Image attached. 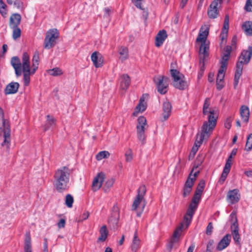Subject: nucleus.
<instances>
[{
  "instance_id": "obj_1",
  "label": "nucleus",
  "mask_w": 252,
  "mask_h": 252,
  "mask_svg": "<svg viewBox=\"0 0 252 252\" xmlns=\"http://www.w3.org/2000/svg\"><path fill=\"white\" fill-rule=\"evenodd\" d=\"M70 178L69 169L63 166L57 169L54 175V187L59 192L66 191L69 187Z\"/></svg>"
},
{
  "instance_id": "obj_2",
  "label": "nucleus",
  "mask_w": 252,
  "mask_h": 252,
  "mask_svg": "<svg viewBox=\"0 0 252 252\" xmlns=\"http://www.w3.org/2000/svg\"><path fill=\"white\" fill-rule=\"evenodd\" d=\"M210 105V98H206L204 102L202 113L203 117L207 121H205L202 126L205 125L207 128L213 131L217 125L219 113L216 108L211 107Z\"/></svg>"
},
{
  "instance_id": "obj_3",
  "label": "nucleus",
  "mask_w": 252,
  "mask_h": 252,
  "mask_svg": "<svg viewBox=\"0 0 252 252\" xmlns=\"http://www.w3.org/2000/svg\"><path fill=\"white\" fill-rule=\"evenodd\" d=\"M252 55V48H249L247 50H244L239 58L238 61L236 63V69L235 73L234 79V86L236 88L240 78L242 75L243 65L248 64Z\"/></svg>"
},
{
  "instance_id": "obj_4",
  "label": "nucleus",
  "mask_w": 252,
  "mask_h": 252,
  "mask_svg": "<svg viewBox=\"0 0 252 252\" xmlns=\"http://www.w3.org/2000/svg\"><path fill=\"white\" fill-rule=\"evenodd\" d=\"M174 67L172 63L170 71L173 79V86L180 90H186L189 86V83L186 81L185 76L179 71L174 69Z\"/></svg>"
},
{
  "instance_id": "obj_5",
  "label": "nucleus",
  "mask_w": 252,
  "mask_h": 252,
  "mask_svg": "<svg viewBox=\"0 0 252 252\" xmlns=\"http://www.w3.org/2000/svg\"><path fill=\"white\" fill-rule=\"evenodd\" d=\"M146 192V188L144 185H141L139 187L137 190V194L134 200L132 205V210H137L139 209L140 212H137V216L140 217L143 212L146 204V201L144 198Z\"/></svg>"
},
{
  "instance_id": "obj_6",
  "label": "nucleus",
  "mask_w": 252,
  "mask_h": 252,
  "mask_svg": "<svg viewBox=\"0 0 252 252\" xmlns=\"http://www.w3.org/2000/svg\"><path fill=\"white\" fill-rule=\"evenodd\" d=\"M0 130H4V141L1 146L5 147L7 150L10 148V127L9 122L4 118V113L0 107Z\"/></svg>"
},
{
  "instance_id": "obj_7",
  "label": "nucleus",
  "mask_w": 252,
  "mask_h": 252,
  "mask_svg": "<svg viewBox=\"0 0 252 252\" xmlns=\"http://www.w3.org/2000/svg\"><path fill=\"white\" fill-rule=\"evenodd\" d=\"M210 25L204 23L200 28L198 36L196 39V43L199 47H209L210 41L207 39L209 33Z\"/></svg>"
},
{
  "instance_id": "obj_8",
  "label": "nucleus",
  "mask_w": 252,
  "mask_h": 252,
  "mask_svg": "<svg viewBox=\"0 0 252 252\" xmlns=\"http://www.w3.org/2000/svg\"><path fill=\"white\" fill-rule=\"evenodd\" d=\"M148 127L146 119L143 116L139 117L136 126L137 135L138 140L142 145L146 143L145 131Z\"/></svg>"
},
{
  "instance_id": "obj_9",
  "label": "nucleus",
  "mask_w": 252,
  "mask_h": 252,
  "mask_svg": "<svg viewBox=\"0 0 252 252\" xmlns=\"http://www.w3.org/2000/svg\"><path fill=\"white\" fill-rule=\"evenodd\" d=\"M59 32L56 29L47 32L44 40L45 47H52L56 45L59 37Z\"/></svg>"
},
{
  "instance_id": "obj_10",
  "label": "nucleus",
  "mask_w": 252,
  "mask_h": 252,
  "mask_svg": "<svg viewBox=\"0 0 252 252\" xmlns=\"http://www.w3.org/2000/svg\"><path fill=\"white\" fill-rule=\"evenodd\" d=\"M230 220L231 221V229L233 239L237 245L240 244V236L239 233L238 223L236 216V213L232 212L230 215Z\"/></svg>"
},
{
  "instance_id": "obj_11",
  "label": "nucleus",
  "mask_w": 252,
  "mask_h": 252,
  "mask_svg": "<svg viewBox=\"0 0 252 252\" xmlns=\"http://www.w3.org/2000/svg\"><path fill=\"white\" fill-rule=\"evenodd\" d=\"M154 80L157 86L158 92L161 94H165L168 90L169 78L165 76L158 75L155 77Z\"/></svg>"
},
{
  "instance_id": "obj_12",
  "label": "nucleus",
  "mask_w": 252,
  "mask_h": 252,
  "mask_svg": "<svg viewBox=\"0 0 252 252\" xmlns=\"http://www.w3.org/2000/svg\"><path fill=\"white\" fill-rule=\"evenodd\" d=\"M199 172V170L195 171L194 172L193 171H191L184 186V196L185 197L188 196L190 193Z\"/></svg>"
},
{
  "instance_id": "obj_13",
  "label": "nucleus",
  "mask_w": 252,
  "mask_h": 252,
  "mask_svg": "<svg viewBox=\"0 0 252 252\" xmlns=\"http://www.w3.org/2000/svg\"><path fill=\"white\" fill-rule=\"evenodd\" d=\"M213 131V130L207 128L205 127V125L202 126L201 133L196 135V139L194 145L196 146L200 147L203 141L208 139L210 136Z\"/></svg>"
},
{
  "instance_id": "obj_14",
  "label": "nucleus",
  "mask_w": 252,
  "mask_h": 252,
  "mask_svg": "<svg viewBox=\"0 0 252 252\" xmlns=\"http://www.w3.org/2000/svg\"><path fill=\"white\" fill-rule=\"evenodd\" d=\"M220 59V66L227 67L228 61L230 58L231 48H221Z\"/></svg>"
},
{
  "instance_id": "obj_15",
  "label": "nucleus",
  "mask_w": 252,
  "mask_h": 252,
  "mask_svg": "<svg viewBox=\"0 0 252 252\" xmlns=\"http://www.w3.org/2000/svg\"><path fill=\"white\" fill-rule=\"evenodd\" d=\"M221 0H214L211 2L207 11V14L210 18L215 19L217 18L219 15L218 6L219 4L221 3Z\"/></svg>"
},
{
  "instance_id": "obj_16",
  "label": "nucleus",
  "mask_w": 252,
  "mask_h": 252,
  "mask_svg": "<svg viewBox=\"0 0 252 252\" xmlns=\"http://www.w3.org/2000/svg\"><path fill=\"white\" fill-rule=\"evenodd\" d=\"M105 178V174L100 172L94 178L92 183V189L95 191L98 190L101 187Z\"/></svg>"
},
{
  "instance_id": "obj_17",
  "label": "nucleus",
  "mask_w": 252,
  "mask_h": 252,
  "mask_svg": "<svg viewBox=\"0 0 252 252\" xmlns=\"http://www.w3.org/2000/svg\"><path fill=\"white\" fill-rule=\"evenodd\" d=\"M240 194L239 190L234 189L229 190L227 195V200L230 204H234L238 202L240 200Z\"/></svg>"
},
{
  "instance_id": "obj_18",
  "label": "nucleus",
  "mask_w": 252,
  "mask_h": 252,
  "mask_svg": "<svg viewBox=\"0 0 252 252\" xmlns=\"http://www.w3.org/2000/svg\"><path fill=\"white\" fill-rule=\"evenodd\" d=\"M11 64L15 70V72L17 77H19L22 74V64L20 59L17 57H13L11 60Z\"/></svg>"
},
{
  "instance_id": "obj_19",
  "label": "nucleus",
  "mask_w": 252,
  "mask_h": 252,
  "mask_svg": "<svg viewBox=\"0 0 252 252\" xmlns=\"http://www.w3.org/2000/svg\"><path fill=\"white\" fill-rule=\"evenodd\" d=\"M231 235L227 234L219 242L216 248L217 250L221 251L227 248L231 241Z\"/></svg>"
},
{
  "instance_id": "obj_20",
  "label": "nucleus",
  "mask_w": 252,
  "mask_h": 252,
  "mask_svg": "<svg viewBox=\"0 0 252 252\" xmlns=\"http://www.w3.org/2000/svg\"><path fill=\"white\" fill-rule=\"evenodd\" d=\"M141 247V240L138 237L137 230H135L132 242L130 245V249L133 252H136Z\"/></svg>"
},
{
  "instance_id": "obj_21",
  "label": "nucleus",
  "mask_w": 252,
  "mask_h": 252,
  "mask_svg": "<svg viewBox=\"0 0 252 252\" xmlns=\"http://www.w3.org/2000/svg\"><path fill=\"white\" fill-rule=\"evenodd\" d=\"M91 60L95 67H100L103 64V60L100 53L94 52L91 56Z\"/></svg>"
},
{
  "instance_id": "obj_22",
  "label": "nucleus",
  "mask_w": 252,
  "mask_h": 252,
  "mask_svg": "<svg viewBox=\"0 0 252 252\" xmlns=\"http://www.w3.org/2000/svg\"><path fill=\"white\" fill-rule=\"evenodd\" d=\"M199 56L200 58V63H202V66L200 70L204 71V63L205 60L208 58L209 54V48H199L198 51Z\"/></svg>"
},
{
  "instance_id": "obj_23",
  "label": "nucleus",
  "mask_w": 252,
  "mask_h": 252,
  "mask_svg": "<svg viewBox=\"0 0 252 252\" xmlns=\"http://www.w3.org/2000/svg\"><path fill=\"white\" fill-rule=\"evenodd\" d=\"M21 21V16L19 14H12L9 19L10 28L18 27Z\"/></svg>"
},
{
  "instance_id": "obj_24",
  "label": "nucleus",
  "mask_w": 252,
  "mask_h": 252,
  "mask_svg": "<svg viewBox=\"0 0 252 252\" xmlns=\"http://www.w3.org/2000/svg\"><path fill=\"white\" fill-rule=\"evenodd\" d=\"M144 95H143L140 99L138 105L136 107L133 113L134 116H137L139 113H142L146 109V105L145 103Z\"/></svg>"
},
{
  "instance_id": "obj_25",
  "label": "nucleus",
  "mask_w": 252,
  "mask_h": 252,
  "mask_svg": "<svg viewBox=\"0 0 252 252\" xmlns=\"http://www.w3.org/2000/svg\"><path fill=\"white\" fill-rule=\"evenodd\" d=\"M167 34L166 31L163 30L158 32L156 37L155 44L156 46H160L165 39L166 38Z\"/></svg>"
},
{
  "instance_id": "obj_26",
  "label": "nucleus",
  "mask_w": 252,
  "mask_h": 252,
  "mask_svg": "<svg viewBox=\"0 0 252 252\" xmlns=\"http://www.w3.org/2000/svg\"><path fill=\"white\" fill-rule=\"evenodd\" d=\"M130 84V79L127 74H123L120 77V88L126 90Z\"/></svg>"
},
{
  "instance_id": "obj_27",
  "label": "nucleus",
  "mask_w": 252,
  "mask_h": 252,
  "mask_svg": "<svg viewBox=\"0 0 252 252\" xmlns=\"http://www.w3.org/2000/svg\"><path fill=\"white\" fill-rule=\"evenodd\" d=\"M19 85L17 82H11L7 85L4 90L6 94H13L16 93L19 88Z\"/></svg>"
},
{
  "instance_id": "obj_28",
  "label": "nucleus",
  "mask_w": 252,
  "mask_h": 252,
  "mask_svg": "<svg viewBox=\"0 0 252 252\" xmlns=\"http://www.w3.org/2000/svg\"><path fill=\"white\" fill-rule=\"evenodd\" d=\"M22 70H28L30 69V61L29 55L25 52L22 56Z\"/></svg>"
},
{
  "instance_id": "obj_29",
  "label": "nucleus",
  "mask_w": 252,
  "mask_h": 252,
  "mask_svg": "<svg viewBox=\"0 0 252 252\" xmlns=\"http://www.w3.org/2000/svg\"><path fill=\"white\" fill-rule=\"evenodd\" d=\"M242 29L245 34L249 36H252V21H247L243 23Z\"/></svg>"
},
{
  "instance_id": "obj_30",
  "label": "nucleus",
  "mask_w": 252,
  "mask_h": 252,
  "mask_svg": "<svg viewBox=\"0 0 252 252\" xmlns=\"http://www.w3.org/2000/svg\"><path fill=\"white\" fill-rule=\"evenodd\" d=\"M162 108L163 111L162 115L163 116L164 120H166L169 118L171 113V110L172 108L171 103L168 101L164 102Z\"/></svg>"
},
{
  "instance_id": "obj_31",
  "label": "nucleus",
  "mask_w": 252,
  "mask_h": 252,
  "mask_svg": "<svg viewBox=\"0 0 252 252\" xmlns=\"http://www.w3.org/2000/svg\"><path fill=\"white\" fill-rule=\"evenodd\" d=\"M39 62V54L37 51H35L34 53L32 59V73H35L38 67V64Z\"/></svg>"
},
{
  "instance_id": "obj_32",
  "label": "nucleus",
  "mask_w": 252,
  "mask_h": 252,
  "mask_svg": "<svg viewBox=\"0 0 252 252\" xmlns=\"http://www.w3.org/2000/svg\"><path fill=\"white\" fill-rule=\"evenodd\" d=\"M100 236L97 238V242H104L106 240L108 235V230L105 225L101 226L99 230Z\"/></svg>"
},
{
  "instance_id": "obj_33",
  "label": "nucleus",
  "mask_w": 252,
  "mask_h": 252,
  "mask_svg": "<svg viewBox=\"0 0 252 252\" xmlns=\"http://www.w3.org/2000/svg\"><path fill=\"white\" fill-rule=\"evenodd\" d=\"M240 115L243 121L246 123L249 121L250 111L248 107L243 105L241 106L240 110Z\"/></svg>"
},
{
  "instance_id": "obj_34",
  "label": "nucleus",
  "mask_w": 252,
  "mask_h": 252,
  "mask_svg": "<svg viewBox=\"0 0 252 252\" xmlns=\"http://www.w3.org/2000/svg\"><path fill=\"white\" fill-rule=\"evenodd\" d=\"M24 252H32L31 235L29 232H26L25 234Z\"/></svg>"
},
{
  "instance_id": "obj_35",
  "label": "nucleus",
  "mask_w": 252,
  "mask_h": 252,
  "mask_svg": "<svg viewBox=\"0 0 252 252\" xmlns=\"http://www.w3.org/2000/svg\"><path fill=\"white\" fill-rule=\"evenodd\" d=\"M183 228V224L181 223V224L175 230L173 235V238L172 239L171 241V245H170V248L171 249L173 247V243H176L178 241L180 236L181 235V233L182 231Z\"/></svg>"
},
{
  "instance_id": "obj_36",
  "label": "nucleus",
  "mask_w": 252,
  "mask_h": 252,
  "mask_svg": "<svg viewBox=\"0 0 252 252\" xmlns=\"http://www.w3.org/2000/svg\"><path fill=\"white\" fill-rule=\"evenodd\" d=\"M23 80L25 86H28L30 82V75H33L34 73H32V69L27 70H23Z\"/></svg>"
},
{
  "instance_id": "obj_37",
  "label": "nucleus",
  "mask_w": 252,
  "mask_h": 252,
  "mask_svg": "<svg viewBox=\"0 0 252 252\" xmlns=\"http://www.w3.org/2000/svg\"><path fill=\"white\" fill-rule=\"evenodd\" d=\"M47 71L49 75L53 76H58L63 74V70L59 67H54L48 70Z\"/></svg>"
},
{
  "instance_id": "obj_38",
  "label": "nucleus",
  "mask_w": 252,
  "mask_h": 252,
  "mask_svg": "<svg viewBox=\"0 0 252 252\" xmlns=\"http://www.w3.org/2000/svg\"><path fill=\"white\" fill-rule=\"evenodd\" d=\"M226 69V67L220 66L217 77V81H223Z\"/></svg>"
},
{
  "instance_id": "obj_39",
  "label": "nucleus",
  "mask_w": 252,
  "mask_h": 252,
  "mask_svg": "<svg viewBox=\"0 0 252 252\" xmlns=\"http://www.w3.org/2000/svg\"><path fill=\"white\" fill-rule=\"evenodd\" d=\"M120 59L123 61L126 59L128 56V48H120L119 50Z\"/></svg>"
},
{
  "instance_id": "obj_40",
  "label": "nucleus",
  "mask_w": 252,
  "mask_h": 252,
  "mask_svg": "<svg viewBox=\"0 0 252 252\" xmlns=\"http://www.w3.org/2000/svg\"><path fill=\"white\" fill-rule=\"evenodd\" d=\"M252 149V133L250 134L247 138L245 146V150L249 152Z\"/></svg>"
},
{
  "instance_id": "obj_41",
  "label": "nucleus",
  "mask_w": 252,
  "mask_h": 252,
  "mask_svg": "<svg viewBox=\"0 0 252 252\" xmlns=\"http://www.w3.org/2000/svg\"><path fill=\"white\" fill-rule=\"evenodd\" d=\"M110 154L108 151H103L99 152L96 155V158L97 160H101L103 158H108Z\"/></svg>"
},
{
  "instance_id": "obj_42",
  "label": "nucleus",
  "mask_w": 252,
  "mask_h": 252,
  "mask_svg": "<svg viewBox=\"0 0 252 252\" xmlns=\"http://www.w3.org/2000/svg\"><path fill=\"white\" fill-rule=\"evenodd\" d=\"M204 157L203 156H198L196 158L194 162V165L192 168L191 171L194 172L197 168H198L202 164L203 161Z\"/></svg>"
},
{
  "instance_id": "obj_43",
  "label": "nucleus",
  "mask_w": 252,
  "mask_h": 252,
  "mask_svg": "<svg viewBox=\"0 0 252 252\" xmlns=\"http://www.w3.org/2000/svg\"><path fill=\"white\" fill-rule=\"evenodd\" d=\"M74 202V199L73 196L70 194H67L65 196V204L66 206L68 208H71L72 204Z\"/></svg>"
},
{
  "instance_id": "obj_44",
  "label": "nucleus",
  "mask_w": 252,
  "mask_h": 252,
  "mask_svg": "<svg viewBox=\"0 0 252 252\" xmlns=\"http://www.w3.org/2000/svg\"><path fill=\"white\" fill-rule=\"evenodd\" d=\"M13 30L12 36L14 39L19 38L21 36V31L19 27L10 28Z\"/></svg>"
},
{
  "instance_id": "obj_45",
  "label": "nucleus",
  "mask_w": 252,
  "mask_h": 252,
  "mask_svg": "<svg viewBox=\"0 0 252 252\" xmlns=\"http://www.w3.org/2000/svg\"><path fill=\"white\" fill-rule=\"evenodd\" d=\"M47 123L46 124V127L45 128V130H46L50 126L54 125L55 123V120L52 117H51L49 115H48V116H47Z\"/></svg>"
},
{
  "instance_id": "obj_46",
  "label": "nucleus",
  "mask_w": 252,
  "mask_h": 252,
  "mask_svg": "<svg viewBox=\"0 0 252 252\" xmlns=\"http://www.w3.org/2000/svg\"><path fill=\"white\" fill-rule=\"evenodd\" d=\"M229 29V16L228 15H226L225 16V19L223 23V28L222 29L221 32H224L228 33V31Z\"/></svg>"
},
{
  "instance_id": "obj_47",
  "label": "nucleus",
  "mask_w": 252,
  "mask_h": 252,
  "mask_svg": "<svg viewBox=\"0 0 252 252\" xmlns=\"http://www.w3.org/2000/svg\"><path fill=\"white\" fill-rule=\"evenodd\" d=\"M228 33L224 32H221L220 36V39L221 40L220 45L221 46L225 45L226 39L227 37Z\"/></svg>"
},
{
  "instance_id": "obj_48",
  "label": "nucleus",
  "mask_w": 252,
  "mask_h": 252,
  "mask_svg": "<svg viewBox=\"0 0 252 252\" xmlns=\"http://www.w3.org/2000/svg\"><path fill=\"white\" fill-rule=\"evenodd\" d=\"M6 5L2 0H0V12L3 16L6 15Z\"/></svg>"
},
{
  "instance_id": "obj_49",
  "label": "nucleus",
  "mask_w": 252,
  "mask_h": 252,
  "mask_svg": "<svg viewBox=\"0 0 252 252\" xmlns=\"http://www.w3.org/2000/svg\"><path fill=\"white\" fill-rule=\"evenodd\" d=\"M244 9L248 12H252V0H247Z\"/></svg>"
},
{
  "instance_id": "obj_50",
  "label": "nucleus",
  "mask_w": 252,
  "mask_h": 252,
  "mask_svg": "<svg viewBox=\"0 0 252 252\" xmlns=\"http://www.w3.org/2000/svg\"><path fill=\"white\" fill-rule=\"evenodd\" d=\"M204 187L205 182L204 181L202 180L199 182L195 192L201 194L204 190Z\"/></svg>"
},
{
  "instance_id": "obj_51",
  "label": "nucleus",
  "mask_w": 252,
  "mask_h": 252,
  "mask_svg": "<svg viewBox=\"0 0 252 252\" xmlns=\"http://www.w3.org/2000/svg\"><path fill=\"white\" fill-rule=\"evenodd\" d=\"M114 183V180L113 179H110L108 180L104 185V189L105 191H107V189H109V188H111L113 186Z\"/></svg>"
},
{
  "instance_id": "obj_52",
  "label": "nucleus",
  "mask_w": 252,
  "mask_h": 252,
  "mask_svg": "<svg viewBox=\"0 0 252 252\" xmlns=\"http://www.w3.org/2000/svg\"><path fill=\"white\" fill-rule=\"evenodd\" d=\"M126 159L127 162H130L133 159V154L131 150H128L125 154Z\"/></svg>"
},
{
  "instance_id": "obj_53",
  "label": "nucleus",
  "mask_w": 252,
  "mask_h": 252,
  "mask_svg": "<svg viewBox=\"0 0 252 252\" xmlns=\"http://www.w3.org/2000/svg\"><path fill=\"white\" fill-rule=\"evenodd\" d=\"M233 120V118L232 117L230 116L228 117L224 123V126L227 129H230L231 127V123Z\"/></svg>"
},
{
  "instance_id": "obj_54",
  "label": "nucleus",
  "mask_w": 252,
  "mask_h": 252,
  "mask_svg": "<svg viewBox=\"0 0 252 252\" xmlns=\"http://www.w3.org/2000/svg\"><path fill=\"white\" fill-rule=\"evenodd\" d=\"M201 198V194L199 193L196 192L194 194L191 202L199 204Z\"/></svg>"
},
{
  "instance_id": "obj_55",
  "label": "nucleus",
  "mask_w": 252,
  "mask_h": 252,
  "mask_svg": "<svg viewBox=\"0 0 252 252\" xmlns=\"http://www.w3.org/2000/svg\"><path fill=\"white\" fill-rule=\"evenodd\" d=\"M13 3L14 6L17 8L20 9H24V4L21 0H15L14 2H13Z\"/></svg>"
},
{
  "instance_id": "obj_56",
  "label": "nucleus",
  "mask_w": 252,
  "mask_h": 252,
  "mask_svg": "<svg viewBox=\"0 0 252 252\" xmlns=\"http://www.w3.org/2000/svg\"><path fill=\"white\" fill-rule=\"evenodd\" d=\"M192 218V217L185 215L184 217V221L182 224H183V223H185L187 225V227H188L190 223Z\"/></svg>"
},
{
  "instance_id": "obj_57",
  "label": "nucleus",
  "mask_w": 252,
  "mask_h": 252,
  "mask_svg": "<svg viewBox=\"0 0 252 252\" xmlns=\"http://www.w3.org/2000/svg\"><path fill=\"white\" fill-rule=\"evenodd\" d=\"M213 229V224L212 222H209L206 228V234L208 235H210L212 233Z\"/></svg>"
},
{
  "instance_id": "obj_58",
  "label": "nucleus",
  "mask_w": 252,
  "mask_h": 252,
  "mask_svg": "<svg viewBox=\"0 0 252 252\" xmlns=\"http://www.w3.org/2000/svg\"><path fill=\"white\" fill-rule=\"evenodd\" d=\"M228 174V173L226 172L225 171H222L220 178L219 181L221 184H222L224 182V181L225 180Z\"/></svg>"
},
{
  "instance_id": "obj_59",
  "label": "nucleus",
  "mask_w": 252,
  "mask_h": 252,
  "mask_svg": "<svg viewBox=\"0 0 252 252\" xmlns=\"http://www.w3.org/2000/svg\"><path fill=\"white\" fill-rule=\"evenodd\" d=\"M217 89L219 90L222 89L224 87L223 81H217L216 80Z\"/></svg>"
},
{
  "instance_id": "obj_60",
  "label": "nucleus",
  "mask_w": 252,
  "mask_h": 252,
  "mask_svg": "<svg viewBox=\"0 0 252 252\" xmlns=\"http://www.w3.org/2000/svg\"><path fill=\"white\" fill-rule=\"evenodd\" d=\"M135 6L139 9H142L141 1L143 0H131Z\"/></svg>"
},
{
  "instance_id": "obj_61",
  "label": "nucleus",
  "mask_w": 252,
  "mask_h": 252,
  "mask_svg": "<svg viewBox=\"0 0 252 252\" xmlns=\"http://www.w3.org/2000/svg\"><path fill=\"white\" fill-rule=\"evenodd\" d=\"M65 220L63 219H62L60 220L58 223V226L59 228H63L65 226Z\"/></svg>"
},
{
  "instance_id": "obj_62",
  "label": "nucleus",
  "mask_w": 252,
  "mask_h": 252,
  "mask_svg": "<svg viewBox=\"0 0 252 252\" xmlns=\"http://www.w3.org/2000/svg\"><path fill=\"white\" fill-rule=\"evenodd\" d=\"M89 216V213L87 211H86L83 213V214L82 215V216L80 217V221H83L84 220H85L88 218Z\"/></svg>"
},
{
  "instance_id": "obj_63",
  "label": "nucleus",
  "mask_w": 252,
  "mask_h": 252,
  "mask_svg": "<svg viewBox=\"0 0 252 252\" xmlns=\"http://www.w3.org/2000/svg\"><path fill=\"white\" fill-rule=\"evenodd\" d=\"M198 205V204L191 202V203H190V204L189 205V208L195 211L197 208Z\"/></svg>"
},
{
  "instance_id": "obj_64",
  "label": "nucleus",
  "mask_w": 252,
  "mask_h": 252,
  "mask_svg": "<svg viewBox=\"0 0 252 252\" xmlns=\"http://www.w3.org/2000/svg\"><path fill=\"white\" fill-rule=\"evenodd\" d=\"M104 11L105 12L104 16H105V17L109 16L110 15V14L112 13V10L109 7H105L104 9Z\"/></svg>"
}]
</instances>
